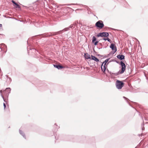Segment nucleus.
I'll return each mask as SVG.
<instances>
[{
	"label": "nucleus",
	"mask_w": 148,
	"mask_h": 148,
	"mask_svg": "<svg viewBox=\"0 0 148 148\" xmlns=\"http://www.w3.org/2000/svg\"><path fill=\"white\" fill-rule=\"evenodd\" d=\"M1 45H4V46H5L6 47L5 45L4 44L2 43V44H1Z\"/></svg>",
	"instance_id": "nucleus-35"
},
{
	"label": "nucleus",
	"mask_w": 148,
	"mask_h": 148,
	"mask_svg": "<svg viewBox=\"0 0 148 148\" xmlns=\"http://www.w3.org/2000/svg\"><path fill=\"white\" fill-rule=\"evenodd\" d=\"M24 7H25V9L27 10H32L33 9V8L32 7H27L25 6H23Z\"/></svg>",
	"instance_id": "nucleus-17"
},
{
	"label": "nucleus",
	"mask_w": 148,
	"mask_h": 148,
	"mask_svg": "<svg viewBox=\"0 0 148 148\" xmlns=\"http://www.w3.org/2000/svg\"><path fill=\"white\" fill-rule=\"evenodd\" d=\"M141 118H142V119L143 120V117L142 116H141Z\"/></svg>",
	"instance_id": "nucleus-39"
},
{
	"label": "nucleus",
	"mask_w": 148,
	"mask_h": 148,
	"mask_svg": "<svg viewBox=\"0 0 148 148\" xmlns=\"http://www.w3.org/2000/svg\"><path fill=\"white\" fill-rule=\"evenodd\" d=\"M134 103L135 104H137V103H135V102H134Z\"/></svg>",
	"instance_id": "nucleus-38"
},
{
	"label": "nucleus",
	"mask_w": 148,
	"mask_h": 148,
	"mask_svg": "<svg viewBox=\"0 0 148 148\" xmlns=\"http://www.w3.org/2000/svg\"><path fill=\"white\" fill-rule=\"evenodd\" d=\"M11 89L10 88H6L5 90L3 92L6 94L7 96H8L9 94L10 93Z\"/></svg>",
	"instance_id": "nucleus-10"
},
{
	"label": "nucleus",
	"mask_w": 148,
	"mask_h": 148,
	"mask_svg": "<svg viewBox=\"0 0 148 148\" xmlns=\"http://www.w3.org/2000/svg\"><path fill=\"white\" fill-rule=\"evenodd\" d=\"M12 2L13 4V5L15 7V8H21L20 6L18 4H17L15 1L13 0H12Z\"/></svg>",
	"instance_id": "nucleus-13"
},
{
	"label": "nucleus",
	"mask_w": 148,
	"mask_h": 148,
	"mask_svg": "<svg viewBox=\"0 0 148 148\" xmlns=\"http://www.w3.org/2000/svg\"><path fill=\"white\" fill-rule=\"evenodd\" d=\"M75 3H72L71 4H68L67 5H75Z\"/></svg>",
	"instance_id": "nucleus-29"
},
{
	"label": "nucleus",
	"mask_w": 148,
	"mask_h": 148,
	"mask_svg": "<svg viewBox=\"0 0 148 148\" xmlns=\"http://www.w3.org/2000/svg\"><path fill=\"white\" fill-rule=\"evenodd\" d=\"M1 15V14H0V16Z\"/></svg>",
	"instance_id": "nucleus-42"
},
{
	"label": "nucleus",
	"mask_w": 148,
	"mask_h": 148,
	"mask_svg": "<svg viewBox=\"0 0 148 148\" xmlns=\"http://www.w3.org/2000/svg\"><path fill=\"white\" fill-rule=\"evenodd\" d=\"M53 65L54 67L58 69H60L64 68V67L63 66L58 64H53Z\"/></svg>",
	"instance_id": "nucleus-12"
},
{
	"label": "nucleus",
	"mask_w": 148,
	"mask_h": 148,
	"mask_svg": "<svg viewBox=\"0 0 148 148\" xmlns=\"http://www.w3.org/2000/svg\"><path fill=\"white\" fill-rule=\"evenodd\" d=\"M98 42L99 41L97 40L95 36H93L92 38V42L96 46L97 45Z\"/></svg>",
	"instance_id": "nucleus-9"
},
{
	"label": "nucleus",
	"mask_w": 148,
	"mask_h": 148,
	"mask_svg": "<svg viewBox=\"0 0 148 148\" xmlns=\"http://www.w3.org/2000/svg\"><path fill=\"white\" fill-rule=\"evenodd\" d=\"M124 83L122 81L117 80L116 82V86L117 89H121L123 86Z\"/></svg>",
	"instance_id": "nucleus-4"
},
{
	"label": "nucleus",
	"mask_w": 148,
	"mask_h": 148,
	"mask_svg": "<svg viewBox=\"0 0 148 148\" xmlns=\"http://www.w3.org/2000/svg\"><path fill=\"white\" fill-rule=\"evenodd\" d=\"M19 133L20 134H21L23 136V137L24 138H25V139H26V136L25 135V134L21 130H19Z\"/></svg>",
	"instance_id": "nucleus-16"
},
{
	"label": "nucleus",
	"mask_w": 148,
	"mask_h": 148,
	"mask_svg": "<svg viewBox=\"0 0 148 148\" xmlns=\"http://www.w3.org/2000/svg\"><path fill=\"white\" fill-rule=\"evenodd\" d=\"M84 56L86 59H91V57H90V56L88 53H84Z\"/></svg>",
	"instance_id": "nucleus-15"
},
{
	"label": "nucleus",
	"mask_w": 148,
	"mask_h": 148,
	"mask_svg": "<svg viewBox=\"0 0 148 148\" xmlns=\"http://www.w3.org/2000/svg\"><path fill=\"white\" fill-rule=\"evenodd\" d=\"M143 123L142 124V126L143 127H142V130H145V127H144V123L143 121Z\"/></svg>",
	"instance_id": "nucleus-19"
},
{
	"label": "nucleus",
	"mask_w": 148,
	"mask_h": 148,
	"mask_svg": "<svg viewBox=\"0 0 148 148\" xmlns=\"http://www.w3.org/2000/svg\"><path fill=\"white\" fill-rule=\"evenodd\" d=\"M111 29H113V30H115V29H113V28H110Z\"/></svg>",
	"instance_id": "nucleus-36"
},
{
	"label": "nucleus",
	"mask_w": 148,
	"mask_h": 148,
	"mask_svg": "<svg viewBox=\"0 0 148 148\" xmlns=\"http://www.w3.org/2000/svg\"><path fill=\"white\" fill-rule=\"evenodd\" d=\"M96 55L98 56H101V57H103V56L102 55H101L99 54H97Z\"/></svg>",
	"instance_id": "nucleus-27"
},
{
	"label": "nucleus",
	"mask_w": 148,
	"mask_h": 148,
	"mask_svg": "<svg viewBox=\"0 0 148 148\" xmlns=\"http://www.w3.org/2000/svg\"><path fill=\"white\" fill-rule=\"evenodd\" d=\"M114 62H116L117 63L119 64H120V62H119V61H118L116 60H115Z\"/></svg>",
	"instance_id": "nucleus-26"
},
{
	"label": "nucleus",
	"mask_w": 148,
	"mask_h": 148,
	"mask_svg": "<svg viewBox=\"0 0 148 148\" xmlns=\"http://www.w3.org/2000/svg\"><path fill=\"white\" fill-rule=\"evenodd\" d=\"M2 27V25L1 24H0V27Z\"/></svg>",
	"instance_id": "nucleus-32"
},
{
	"label": "nucleus",
	"mask_w": 148,
	"mask_h": 148,
	"mask_svg": "<svg viewBox=\"0 0 148 148\" xmlns=\"http://www.w3.org/2000/svg\"><path fill=\"white\" fill-rule=\"evenodd\" d=\"M107 38H103V39L104 40H105V41H106V40H107Z\"/></svg>",
	"instance_id": "nucleus-30"
},
{
	"label": "nucleus",
	"mask_w": 148,
	"mask_h": 148,
	"mask_svg": "<svg viewBox=\"0 0 148 148\" xmlns=\"http://www.w3.org/2000/svg\"><path fill=\"white\" fill-rule=\"evenodd\" d=\"M116 57L121 61L124 60L125 59V56L124 55L119 54L117 55Z\"/></svg>",
	"instance_id": "nucleus-11"
},
{
	"label": "nucleus",
	"mask_w": 148,
	"mask_h": 148,
	"mask_svg": "<svg viewBox=\"0 0 148 148\" xmlns=\"http://www.w3.org/2000/svg\"><path fill=\"white\" fill-rule=\"evenodd\" d=\"M110 58H108L102 64L101 66V69L102 71L104 73H106V65L110 59Z\"/></svg>",
	"instance_id": "nucleus-3"
},
{
	"label": "nucleus",
	"mask_w": 148,
	"mask_h": 148,
	"mask_svg": "<svg viewBox=\"0 0 148 148\" xmlns=\"http://www.w3.org/2000/svg\"><path fill=\"white\" fill-rule=\"evenodd\" d=\"M27 50H28V49H29L30 50H33L35 51H36V50L34 48L30 49L28 47H27Z\"/></svg>",
	"instance_id": "nucleus-21"
},
{
	"label": "nucleus",
	"mask_w": 148,
	"mask_h": 148,
	"mask_svg": "<svg viewBox=\"0 0 148 148\" xmlns=\"http://www.w3.org/2000/svg\"><path fill=\"white\" fill-rule=\"evenodd\" d=\"M4 109L5 110L6 107V105L5 103H3Z\"/></svg>",
	"instance_id": "nucleus-25"
},
{
	"label": "nucleus",
	"mask_w": 148,
	"mask_h": 148,
	"mask_svg": "<svg viewBox=\"0 0 148 148\" xmlns=\"http://www.w3.org/2000/svg\"><path fill=\"white\" fill-rule=\"evenodd\" d=\"M110 47L113 51L110 52V54H114L116 51V47L114 44L113 43H112L110 45Z\"/></svg>",
	"instance_id": "nucleus-6"
},
{
	"label": "nucleus",
	"mask_w": 148,
	"mask_h": 148,
	"mask_svg": "<svg viewBox=\"0 0 148 148\" xmlns=\"http://www.w3.org/2000/svg\"><path fill=\"white\" fill-rule=\"evenodd\" d=\"M95 26L97 28L101 29L104 27V25L102 21L99 20L96 23Z\"/></svg>",
	"instance_id": "nucleus-5"
},
{
	"label": "nucleus",
	"mask_w": 148,
	"mask_h": 148,
	"mask_svg": "<svg viewBox=\"0 0 148 148\" xmlns=\"http://www.w3.org/2000/svg\"><path fill=\"white\" fill-rule=\"evenodd\" d=\"M62 31H64V30H62L56 32L45 33L41 34V35H42L43 37H49L51 36H53L56 35L57 34H59L62 32Z\"/></svg>",
	"instance_id": "nucleus-2"
},
{
	"label": "nucleus",
	"mask_w": 148,
	"mask_h": 148,
	"mask_svg": "<svg viewBox=\"0 0 148 148\" xmlns=\"http://www.w3.org/2000/svg\"><path fill=\"white\" fill-rule=\"evenodd\" d=\"M77 24L75 23H74L73 24L71 25L69 27L65 28L63 29V30H64V31H67L69 30L70 28H73V26H75Z\"/></svg>",
	"instance_id": "nucleus-8"
},
{
	"label": "nucleus",
	"mask_w": 148,
	"mask_h": 148,
	"mask_svg": "<svg viewBox=\"0 0 148 148\" xmlns=\"http://www.w3.org/2000/svg\"><path fill=\"white\" fill-rule=\"evenodd\" d=\"M123 98H124L127 101V103H128V104H129V105L130 106H131V105L128 102V100H129V99L127 98H126V97H124L123 96Z\"/></svg>",
	"instance_id": "nucleus-18"
},
{
	"label": "nucleus",
	"mask_w": 148,
	"mask_h": 148,
	"mask_svg": "<svg viewBox=\"0 0 148 148\" xmlns=\"http://www.w3.org/2000/svg\"><path fill=\"white\" fill-rule=\"evenodd\" d=\"M55 125L56 126V123H55Z\"/></svg>",
	"instance_id": "nucleus-41"
},
{
	"label": "nucleus",
	"mask_w": 148,
	"mask_h": 148,
	"mask_svg": "<svg viewBox=\"0 0 148 148\" xmlns=\"http://www.w3.org/2000/svg\"><path fill=\"white\" fill-rule=\"evenodd\" d=\"M0 49H1V51H2V48H1V47H0Z\"/></svg>",
	"instance_id": "nucleus-37"
},
{
	"label": "nucleus",
	"mask_w": 148,
	"mask_h": 148,
	"mask_svg": "<svg viewBox=\"0 0 148 148\" xmlns=\"http://www.w3.org/2000/svg\"><path fill=\"white\" fill-rule=\"evenodd\" d=\"M6 77L9 79L10 81H12L10 77H8V75H6Z\"/></svg>",
	"instance_id": "nucleus-22"
},
{
	"label": "nucleus",
	"mask_w": 148,
	"mask_h": 148,
	"mask_svg": "<svg viewBox=\"0 0 148 148\" xmlns=\"http://www.w3.org/2000/svg\"><path fill=\"white\" fill-rule=\"evenodd\" d=\"M109 36V34L107 32H102L98 34L97 35V37H108Z\"/></svg>",
	"instance_id": "nucleus-7"
},
{
	"label": "nucleus",
	"mask_w": 148,
	"mask_h": 148,
	"mask_svg": "<svg viewBox=\"0 0 148 148\" xmlns=\"http://www.w3.org/2000/svg\"><path fill=\"white\" fill-rule=\"evenodd\" d=\"M69 138H70V140L71 141H72V138H73V136H69Z\"/></svg>",
	"instance_id": "nucleus-28"
},
{
	"label": "nucleus",
	"mask_w": 148,
	"mask_h": 148,
	"mask_svg": "<svg viewBox=\"0 0 148 148\" xmlns=\"http://www.w3.org/2000/svg\"><path fill=\"white\" fill-rule=\"evenodd\" d=\"M93 52L95 53V54H96L97 53V52L95 51V50L94 49H93Z\"/></svg>",
	"instance_id": "nucleus-31"
},
{
	"label": "nucleus",
	"mask_w": 148,
	"mask_h": 148,
	"mask_svg": "<svg viewBox=\"0 0 148 148\" xmlns=\"http://www.w3.org/2000/svg\"><path fill=\"white\" fill-rule=\"evenodd\" d=\"M120 65L121 66V70L119 71L117 73H113L115 76H117L119 74H122L124 73L126 70V66L125 63L122 61L120 62Z\"/></svg>",
	"instance_id": "nucleus-1"
},
{
	"label": "nucleus",
	"mask_w": 148,
	"mask_h": 148,
	"mask_svg": "<svg viewBox=\"0 0 148 148\" xmlns=\"http://www.w3.org/2000/svg\"><path fill=\"white\" fill-rule=\"evenodd\" d=\"M2 92V90H0V93H1V94Z\"/></svg>",
	"instance_id": "nucleus-34"
},
{
	"label": "nucleus",
	"mask_w": 148,
	"mask_h": 148,
	"mask_svg": "<svg viewBox=\"0 0 148 148\" xmlns=\"http://www.w3.org/2000/svg\"><path fill=\"white\" fill-rule=\"evenodd\" d=\"M91 59L94 60L96 62H98L99 61V60L95 56L91 55Z\"/></svg>",
	"instance_id": "nucleus-14"
},
{
	"label": "nucleus",
	"mask_w": 148,
	"mask_h": 148,
	"mask_svg": "<svg viewBox=\"0 0 148 148\" xmlns=\"http://www.w3.org/2000/svg\"><path fill=\"white\" fill-rule=\"evenodd\" d=\"M108 63H108H108H107V65L108 64Z\"/></svg>",
	"instance_id": "nucleus-40"
},
{
	"label": "nucleus",
	"mask_w": 148,
	"mask_h": 148,
	"mask_svg": "<svg viewBox=\"0 0 148 148\" xmlns=\"http://www.w3.org/2000/svg\"><path fill=\"white\" fill-rule=\"evenodd\" d=\"M145 75V77H146V79H148V78L146 77V76Z\"/></svg>",
	"instance_id": "nucleus-33"
},
{
	"label": "nucleus",
	"mask_w": 148,
	"mask_h": 148,
	"mask_svg": "<svg viewBox=\"0 0 148 148\" xmlns=\"http://www.w3.org/2000/svg\"><path fill=\"white\" fill-rule=\"evenodd\" d=\"M106 71H108V72L111 75H112V74L114 75V74L113 73H111V72H110L108 69H106Z\"/></svg>",
	"instance_id": "nucleus-20"
},
{
	"label": "nucleus",
	"mask_w": 148,
	"mask_h": 148,
	"mask_svg": "<svg viewBox=\"0 0 148 148\" xmlns=\"http://www.w3.org/2000/svg\"><path fill=\"white\" fill-rule=\"evenodd\" d=\"M1 97H2V98H3V100L5 102H7V101H6V99H5L4 98V97L1 94Z\"/></svg>",
	"instance_id": "nucleus-23"
},
{
	"label": "nucleus",
	"mask_w": 148,
	"mask_h": 148,
	"mask_svg": "<svg viewBox=\"0 0 148 148\" xmlns=\"http://www.w3.org/2000/svg\"><path fill=\"white\" fill-rule=\"evenodd\" d=\"M107 40L110 43H111L112 42L111 40L108 38H107Z\"/></svg>",
	"instance_id": "nucleus-24"
}]
</instances>
